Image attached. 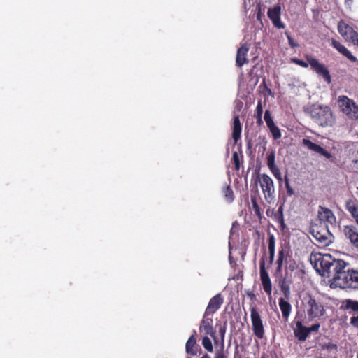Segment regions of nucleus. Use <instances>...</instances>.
<instances>
[{
	"label": "nucleus",
	"mask_w": 358,
	"mask_h": 358,
	"mask_svg": "<svg viewBox=\"0 0 358 358\" xmlns=\"http://www.w3.org/2000/svg\"><path fill=\"white\" fill-rule=\"evenodd\" d=\"M250 317L254 335L259 339L263 338L265 335L263 320L255 307L250 308Z\"/></svg>",
	"instance_id": "nucleus-8"
},
{
	"label": "nucleus",
	"mask_w": 358,
	"mask_h": 358,
	"mask_svg": "<svg viewBox=\"0 0 358 358\" xmlns=\"http://www.w3.org/2000/svg\"><path fill=\"white\" fill-rule=\"evenodd\" d=\"M222 194L225 199L231 203L234 199V192L232 189L229 185H226L222 188Z\"/></svg>",
	"instance_id": "nucleus-29"
},
{
	"label": "nucleus",
	"mask_w": 358,
	"mask_h": 358,
	"mask_svg": "<svg viewBox=\"0 0 358 358\" xmlns=\"http://www.w3.org/2000/svg\"><path fill=\"white\" fill-rule=\"evenodd\" d=\"M345 308L358 313V301L347 299L345 301Z\"/></svg>",
	"instance_id": "nucleus-31"
},
{
	"label": "nucleus",
	"mask_w": 358,
	"mask_h": 358,
	"mask_svg": "<svg viewBox=\"0 0 358 358\" xmlns=\"http://www.w3.org/2000/svg\"><path fill=\"white\" fill-rule=\"evenodd\" d=\"M344 233L348 239L350 240L352 245L358 249V230L354 226H346L344 229Z\"/></svg>",
	"instance_id": "nucleus-21"
},
{
	"label": "nucleus",
	"mask_w": 358,
	"mask_h": 358,
	"mask_svg": "<svg viewBox=\"0 0 358 358\" xmlns=\"http://www.w3.org/2000/svg\"><path fill=\"white\" fill-rule=\"evenodd\" d=\"M285 188L287 190V195L289 196L294 195V191L293 188L290 186L289 180L287 176H285Z\"/></svg>",
	"instance_id": "nucleus-39"
},
{
	"label": "nucleus",
	"mask_w": 358,
	"mask_h": 358,
	"mask_svg": "<svg viewBox=\"0 0 358 358\" xmlns=\"http://www.w3.org/2000/svg\"><path fill=\"white\" fill-rule=\"evenodd\" d=\"M306 300V311L310 320L320 318L325 314L322 303L312 296H308Z\"/></svg>",
	"instance_id": "nucleus-7"
},
{
	"label": "nucleus",
	"mask_w": 358,
	"mask_h": 358,
	"mask_svg": "<svg viewBox=\"0 0 358 358\" xmlns=\"http://www.w3.org/2000/svg\"><path fill=\"white\" fill-rule=\"evenodd\" d=\"M202 345L208 352H212L213 351V347L211 341L208 336H204L203 338Z\"/></svg>",
	"instance_id": "nucleus-35"
},
{
	"label": "nucleus",
	"mask_w": 358,
	"mask_h": 358,
	"mask_svg": "<svg viewBox=\"0 0 358 358\" xmlns=\"http://www.w3.org/2000/svg\"><path fill=\"white\" fill-rule=\"evenodd\" d=\"M281 8L280 6H275L270 8L267 12L268 18L272 21L273 24L278 29L284 28V24L280 20Z\"/></svg>",
	"instance_id": "nucleus-15"
},
{
	"label": "nucleus",
	"mask_w": 358,
	"mask_h": 358,
	"mask_svg": "<svg viewBox=\"0 0 358 358\" xmlns=\"http://www.w3.org/2000/svg\"><path fill=\"white\" fill-rule=\"evenodd\" d=\"M346 210L350 213L351 215L355 218L358 215V207L352 200H348L345 203Z\"/></svg>",
	"instance_id": "nucleus-27"
},
{
	"label": "nucleus",
	"mask_w": 358,
	"mask_h": 358,
	"mask_svg": "<svg viewBox=\"0 0 358 358\" xmlns=\"http://www.w3.org/2000/svg\"><path fill=\"white\" fill-rule=\"evenodd\" d=\"M350 324L355 328L358 329V315L353 316L350 318Z\"/></svg>",
	"instance_id": "nucleus-45"
},
{
	"label": "nucleus",
	"mask_w": 358,
	"mask_h": 358,
	"mask_svg": "<svg viewBox=\"0 0 358 358\" xmlns=\"http://www.w3.org/2000/svg\"><path fill=\"white\" fill-rule=\"evenodd\" d=\"M295 327L293 328L294 336L299 341H304L309 336L308 327H305L302 321L297 320L294 322Z\"/></svg>",
	"instance_id": "nucleus-17"
},
{
	"label": "nucleus",
	"mask_w": 358,
	"mask_h": 358,
	"mask_svg": "<svg viewBox=\"0 0 358 358\" xmlns=\"http://www.w3.org/2000/svg\"><path fill=\"white\" fill-rule=\"evenodd\" d=\"M260 187L267 203H271L275 198L274 182L272 178L267 174H262L257 176Z\"/></svg>",
	"instance_id": "nucleus-6"
},
{
	"label": "nucleus",
	"mask_w": 358,
	"mask_h": 358,
	"mask_svg": "<svg viewBox=\"0 0 358 358\" xmlns=\"http://www.w3.org/2000/svg\"><path fill=\"white\" fill-rule=\"evenodd\" d=\"M350 39L355 45L358 46V33L356 31H352Z\"/></svg>",
	"instance_id": "nucleus-42"
},
{
	"label": "nucleus",
	"mask_w": 358,
	"mask_h": 358,
	"mask_svg": "<svg viewBox=\"0 0 358 358\" xmlns=\"http://www.w3.org/2000/svg\"><path fill=\"white\" fill-rule=\"evenodd\" d=\"M331 45L341 55L348 58L352 62H357V59L355 57L346 47L341 44L339 41L334 38L331 40Z\"/></svg>",
	"instance_id": "nucleus-18"
},
{
	"label": "nucleus",
	"mask_w": 358,
	"mask_h": 358,
	"mask_svg": "<svg viewBox=\"0 0 358 358\" xmlns=\"http://www.w3.org/2000/svg\"><path fill=\"white\" fill-rule=\"evenodd\" d=\"M261 358H266V355H263Z\"/></svg>",
	"instance_id": "nucleus-53"
},
{
	"label": "nucleus",
	"mask_w": 358,
	"mask_h": 358,
	"mask_svg": "<svg viewBox=\"0 0 358 358\" xmlns=\"http://www.w3.org/2000/svg\"><path fill=\"white\" fill-rule=\"evenodd\" d=\"M293 283L292 275L288 271H285L284 275H281L278 280V285L284 297L289 300L291 297V285Z\"/></svg>",
	"instance_id": "nucleus-11"
},
{
	"label": "nucleus",
	"mask_w": 358,
	"mask_h": 358,
	"mask_svg": "<svg viewBox=\"0 0 358 358\" xmlns=\"http://www.w3.org/2000/svg\"><path fill=\"white\" fill-rule=\"evenodd\" d=\"M247 145H248V148H250V146H251L250 141L248 142Z\"/></svg>",
	"instance_id": "nucleus-52"
},
{
	"label": "nucleus",
	"mask_w": 358,
	"mask_h": 358,
	"mask_svg": "<svg viewBox=\"0 0 358 358\" xmlns=\"http://www.w3.org/2000/svg\"><path fill=\"white\" fill-rule=\"evenodd\" d=\"M259 275L262 288L270 299L272 294V282L269 274L266 269L264 257H262L259 261Z\"/></svg>",
	"instance_id": "nucleus-10"
},
{
	"label": "nucleus",
	"mask_w": 358,
	"mask_h": 358,
	"mask_svg": "<svg viewBox=\"0 0 358 358\" xmlns=\"http://www.w3.org/2000/svg\"><path fill=\"white\" fill-rule=\"evenodd\" d=\"M278 301L282 317L285 320H287L292 311V306L285 297H280Z\"/></svg>",
	"instance_id": "nucleus-22"
},
{
	"label": "nucleus",
	"mask_w": 358,
	"mask_h": 358,
	"mask_svg": "<svg viewBox=\"0 0 358 358\" xmlns=\"http://www.w3.org/2000/svg\"><path fill=\"white\" fill-rule=\"evenodd\" d=\"M262 114H263V107H262V101L259 100L256 106L255 113V117L256 118L257 123L259 125H262L263 124Z\"/></svg>",
	"instance_id": "nucleus-28"
},
{
	"label": "nucleus",
	"mask_w": 358,
	"mask_h": 358,
	"mask_svg": "<svg viewBox=\"0 0 358 358\" xmlns=\"http://www.w3.org/2000/svg\"><path fill=\"white\" fill-rule=\"evenodd\" d=\"M306 59L307 62L297 58H294L292 59V62L303 68H308L310 65L311 69L317 75L321 76L324 78V81L329 84L331 83V77L327 67L324 64L320 63L317 59L308 55H306Z\"/></svg>",
	"instance_id": "nucleus-3"
},
{
	"label": "nucleus",
	"mask_w": 358,
	"mask_h": 358,
	"mask_svg": "<svg viewBox=\"0 0 358 358\" xmlns=\"http://www.w3.org/2000/svg\"><path fill=\"white\" fill-rule=\"evenodd\" d=\"M251 203L252 210H254L255 215L261 220L262 218V213L261 210V208L257 203V199L256 195L251 196Z\"/></svg>",
	"instance_id": "nucleus-26"
},
{
	"label": "nucleus",
	"mask_w": 358,
	"mask_h": 358,
	"mask_svg": "<svg viewBox=\"0 0 358 358\" xmlns=\"http://www.w3.org/2000/svg\"><path fill=\"white\" fill-rule=\"evenodd\" d=\"M209 315H206L204 313L203 317L201 322L199 330L201 332L203 331L205 334L211 336H215V331L213 327V319L208 317Z\"/></svg>",
	"instance_id": "nucleus-20"
},
{
	"label": "nucleus",
	"mask_w": 358,
	"mask_h": 358,
	"mask_svg": "<svg viewBox=\"0 0 358 358\" xmlns=\"http://www.w3.org/2000/svg\"><path fill=\"white\" fill-rule=\"evenodd\" d=\"M214 358H227V357L223 353V352H217Z\"/></svg>",
	"instance_id": "nucleus-47"
},
{
	"label": "nucleus",
	"mask_w": 358,
	"mask_h": 358,
	"mask_svg": "<svg viewBox=\"0 0 358 358\" xmlns=\"http://www.w3.org/2000/svg\"><path fill=\"white\" fill-rule=\"evenodd\" d=\"M288 253L286 254L283 248L280 249L278 251V259L276 261L277 267L275 270V272L277 273H281L283 264L286 263L288 259Z\"/></svg>",
	"instance_id": "nucleus-24"
},
{
	"label": "nucleus",
	"mask_w": 358,
	"mask_h": 358,
	"mask_svg": "<svg viewBox=\"0 0 358 358\" xmlns=\"http://www.w3.org/2000/svg\"><path fill=\"white\" fill-rule=\"evenodd\" d=\"M340 106L342 111L350 118L358 120V105L346 96H341L338 98Z\"/></svg>",
	"instance_id": "nucleus-9"
},
{
	"label": "nucleus",
	"mask_w": 358,
	"mask_h": 358,
	"mask_svg": "<svg viewBox=\"0 0 358 358\" xmlns=\"http://www.w3.org/2000/svg\"><path fill=\"white\" fill-rule=\"evenodd\" d=\"M225 331H226V327H221L219 329V334H220V336L221 337V340L222 341H224V338Z\"/></svg>",
	"instance_id": "nucleus-46"
},
{
	"label": "nucleus",
	"mask_w": 358,
	"mask_h": 358,
	"mask_svg": "<svg viewBox=\"0 0 358 358\" xmlns=\"http://www.w3.org/2000/svg\"><path fill=\"white\" fill-rule=\"evenodd\" d=\"M357 358H358V353H357Z\"/></svg>",
	"instance_id": "nucleus-54"
},
{
	"label": "nucleus",
	"mask_w": 358,
	"mask_h": 358,
	"mask_svg": "<svg viewBox=\"0 0 358 358\" xmlns=\"http://www.w3.org/2000/svg\"><path fill=\"white\" fill-rule=\"evenodd\" d=\"M270 132L274 140H278L281 138V132L280 129L275 124L272 127H268Z\"/></svg>",
	"instance_id": "nucleus-34"
},
{
	"label": "nucleus",
	"mask_w": 358,
	"mask_h": 358,
	"mask_svg": "<svg viewBox=\"0 0 358 358\" xmlns=\"http://www.w3.org/2000/svg\"><path fill=\"white\" fill-rule=\"evenodd\" d=\"M317 222H323L324 223L334 224L336 223V217L333 212L325 207H322V206H319L318 213H317Z\"/></svg>",
	"instance_id": "nucleus-13"
},
{
	"label": "nucleus",
	"mask_w": 358,
	"mask_h": 358,
	"mask_svg": "<svg viewBox=\"0 0 358 358\" xmlns=\"http://www.w3.org/2000/svg\"><path fill=\"white\" fill-rule=\"evenodd\" d=\"M296 268V262L293 259H292V257L289 255H288V259L285 263V271H287V270L293 271Z\"/></svg>",
	"instance_id": "nucleus-33"
},
{
	"label": "nucleus",
	"mask_w": 358,
	"mask_h": 358,
	"mask_svg": "<svg viewBox=\"0 0 358 358\" xmlns=\"http://www.w3.org/2000/svg\"><path fill=\"white\" fill-rule=\"evenodd\" d=\"M275 156L274 152H272L271 153L268 155V156L266 157V161H267V166L269 169H272L273 167L276 166V165L275 164Z\"/></svg>",
	"instance_id": "nucleus-37"
},
{
	"label": "nucleus",
	"mask_w": 358,
	"mask_h": 358,
	"mask_svg": "<svg viewBox=\"0 0 358 358\" xmlns=\"http://www.w3.org/2000/svg\"><path fill=\"white\" fill-rule=\"evenodd\" d=\"M241 131H242V127H241L239 116L236 115L234 117L233 131H232V138H233L235 143H236L238 142V141L241 138Z\"/></svg>",
	"instance_id": "nucleus-23"
},
{
	"label": "nucleus",
	"mask_w": 358,
	"mask_h": 358,
	"mask_svg": "<svg viewBox=\"0 0 358 358\" xmlns=\"http://www.w3.org/2000/svg\"><path fill=\"white\" fill-rule=\"evenodd\" d=\"M196 332L194 330L193 334L188 338L187 341L185 344V352L188 355L192 357L199 356L202 352V349L196 343Z\"/></svg>",
	"instance_id": "nucleus-12"
},
{
	"label": "nucleus",
	"mask_w": 358,
	"mask_h": 358,
	"mask_svg": "<svg viewBox=\"0 0 358 358\" xmlns=\"http://www.w3.org/2000/svg\"><path fill=\"white\" fill-rule=\"evenodd\" d=\"M310 233L317 242L319 247L323 248L329 245L334 239L327 224L323 222H317L311 224Z\"/></svg>",
	"instance_id": "nucleus-2"
},
{
	"label": "nucleus",
	"mask_w": 358,
	"mask_h": 358,
	"mask_svg": "<svg viewBox=\"0 0 358 358\" xmlns=\"http://www.w3.org/2000/svg\"><path fill=\"white\" fill-rule=\"evenodd\" d=\"M309 113L313 120L321 127L331 126L334 122L332 112L328 106H313Z\"/></svg>",
	"instance_id": "nucleus-5"
},
{
	"label": "nucleus",
	"mask_w": 358,
	"mask_h": 358,
	"mask_svg": "<svg viewBox=\"0 0 358 358\" xmlns=\"http://www.w3.org/2000/svg\"><path fill=\"white\" fill-rule=\"evenodd\" d=\"M338 31L343 38H348L355 30L348 24L341 21L338 24Z\"/></svg>",
	"instance_id": "nucleus-25"
},
{
	"label": "nucleus",
	"mask_w": 358,
	"mask_h": 358,
	"mask_svg": "<svg viewBox=\"0 0 358 358\" xmlns=\"http://www.w3.org/2000/svg\"><path fill=\"white\" fill-rule=\"evenodd\" d=\"M260 17H261V14H260V13H257V19H259H259H260Z\"/></svg>",
	"instance_id": "nucleus-50"
},
{
	"label": "nucleus",
	"mask_w": 358,
	"mask_h": 358,
	"mask_svg": "<svg viewBox=\"0 0 358 358\" xmlns=\"http://www.w3.org/2000/svg\"><path fill=\"white\" fill-rule=\"evenodd\" d=\"M334 284L342 289H358V271L343 268L334 278Z\"/></svg>",
	"instance_id": "nucleus-4"
},
{
	"label": "nucleus",
	"mask_w": 358,
	"mask_h": 358,
	"mask_svg": "<svg viewBox=\"0 0 358 358\" xmlns=\"http://www.w3.org/2000/svg\"><path fill=\"white\" fill-rule=\"evenodd\" d=\"M264 120L266 123V125L268 127H272L273 125H275V123L273 120V118L271 117V112L268 110H266L265 111V113H264Z\"/></svg>",
	"instance_id": "nucleus-36"
},
{
	"label": "nucleus",
	"mask_w": 358,
	"mask_h": 358,
	"mask_svg": "<svg viewBox=\"0 0 358 358\" xmlns=\"http://www.w3.org/2000/svg\"><path fill=\"white\" fill-rule=\"evenodd\" d=\"M302 145L308 150L315 152V153H318L325 157L327 159H331L332 157V155L329 152L324 149L320 145L313 143L308 138H303L302 140Z\"/></svg>",
	"instance_id": "nucleus-14"
},
{
	"label": "nucleus",
	"mask_w": 358,
	"mask_h": 358,
	"mask_svg": "<svg viewBox=\"0 0 358 358\" xmlns=\"http://www.w3.org/2000/svg\"><path fill=\"white\" fill-rule=\"evenodd\" d=\"M357 190H358V187H357Z\"/></svg>",
	"instance_id": "nucleus-55"
},
{
	"label": "nucleus",
	"mask_w": 358,
	"mask_h": 358,
	"mask_svg": "<svg viewBox=\"0 0 358 358\" xmlns=\"http://www.w3.org/2000/svg\"><path fill=\"white\" fill-rule=\"evenodd\" d=\"M314 261V267L322 276L334 278L339 274L341 271L345 268L347 264L342 259H336L331 255L317 254L311 257L312 263Z\"/></svg>",
	"instance_id": "nucleus-1"
},
{
	"label": "nucleus",
	"mask_w": 358,
	"mask_h": 358,
	"mask_svg": "<svg viewBox=\"0 0 358 358\" xmlns=\"http://www.w3.org/2000/svg\"><path fill=\"white\" fill-rule=\"evenodd\" d=\"M287 39H288V42H289V45L292 47V48H296V47H298L299 46V44L297 43H296L294 39L292 38L291 36L287 34Z\"/></svg>",
	"instance_id": "nucleus-44"
},
{
	"label": "nucleus",
	"mask_w": 358,
	"mask_h": 358,
	"mask_svg": "<svg viewBox=\"0 0 358 358\" xmlns=\"http://www.w3.org/2000/svg\"><path fill=\"white\" fill-rule=\"evenodd\" d=\"M282 206H280V208H278V213L275 215V217L276 218V220L278 221V222H283V215H282Z\"/></svg>",
	"instance_id": "nucleus-41"
},
{
	"label": "nucleus",
	"mask_w": 358,
	"mask_h": 358,
	"mask_svg": "<svg viewBox=\"0 0 358 358\" xmlns=\"http://www.w3.org/2000/svg\"><path fill=\"white\" fill-rule=\"evenodd\" d=\"M242 159H243L242 155H241V156H239V154L236 151L233 152L232 161H233V164H234V168L236 171H238L241 168V162L242 161Z\"/></svg>",
	"instance_id": "nucleus-32"
},
{
	"label": "nucleus",
	"mask_w": 358,
	"mask_h": 358,
	"mask_svg": "<svg viewBox=\"0 0 358 358\" xmlns=\"http://www.w3.org/2000/svg\"><path fill=\"white\" fill-rule=\"evenodd\" d=\"M234 358H241V356L238 354V352H236L234 355Z\"/></svg>",
	"instance_id": "nucleus-49"
},
{
	"label": "nucleus",
	"mask_w": 358,
	"mask_h": 358,
	"mask_svg": "<svg viewBox=\"0 0 358 358\" xmlns=\"http://www.w3.org/2000/svg\"><path fill=\"white\" fill-rule=\"evenodd\" d=\"M355 220L357 224H358V215H357V217H355Z\"/></svg>",
	"instance_id": "nucleus-51"
},
{
	"label": "nucleus",
	"mask_w": 358,
	"mask_h": 358,
	"mask_svg": "<svg viewBox=\"0 0 358 358\" xmlns=\"http://www.w3.org/2000/svg\"><path fill=\"white\" fill-rule=\"evenodd\" d=\"M322 348L328 350H337L338 347L337 345L329 342L323 345Z\"/></svg>",
	"instance_id": "nucleus-40"
},
{
	"label": "nucleus",
	"mask_w": 358,
	"mask_h": 358,
	"mask_svg": "<svg viewBox=\"0 0 358 358\" xmlns=\"http://www.w3.org/2000/svg\"><path fill=\"white\" fill-rule=\"evenodd\" d=\"M249 51V46L247 43L243 44L237 50L236 57V64L238 67L249 62L247 55Z\"/></svg>",
	"instance_id": "nucleus-19"
},
{
	"label": "nucleus",
	"mask_w": 358,
	"mask_h": 358,
	"mask_svg": "<svg viewBox=\"0 0 358 358\" xmlns=\"http://www.w3.org/2000/svg\"><path fill=\"white\" fill-rule=\"evenodd\" d=\"M320 327V323L314 324L311 327H308V330L309 331V334L311 332H317L319 331Z\"/></svg>",
	"instance_id": "nucleus-43"
},
{
	"label": "nucleus",
	"mask_w": 358,
	"mask_h": 358,
	"mask_svg": "<svg viewBox=\"0 0 358 358\" xmlns=\"http://www.w3.org/2000/svg\"><path fill=\"white\" fill-rule=\"evenodd\" d=\"M224 299L221 294H217L210 299L205 310L206 315L215 313L223 303Z\"/></svg>",
	"instance_id": "nucleus-16"
},
{
	"label": "nucleus",
	"mask_w": 358,
	"mask_h": 358,
	"mask_svg": "<svg viewBox=\"0 0 358 358\" xmlns=\"http://www.w3.org/2000/svg\"><path fill=\"white\" fill-rule=\"evenodd\" d=\"M275 254H269V264H272L274 260Z\"/></svg>",
	"instance_id": "nucleus-48"
},
{
	"label": "nucleus",
	"mask_w": 358,
	"mask_h": 358,
	"mask_svg": "<svg viewBox=\"0 0 358 358\" xmlns=\"http://www.w3.org/2000/svg\"><path fill=\"white\" fill-rule=\"evenodd\" d=\"M268 254H275V238L273 234H268Z\"/></svg>",
	"instance_id": "nucleus-30"
},
{
	"label": "nucleus",
	"mask_w": 358,
	"mask_h": 358,
	"mask_svg": "<svg viewBox=\"0 0 358 358\" xmlns=\"http://www.w3.org/2000/svg\"><path fill=\"white\" fill-rule=\"evenodd\" d=\"M271 173L273 174L275 178L280 182L282 181V174L278 167L274 166L272 169H269Z\"/></svg>",
	"instance_id": "nucleus-38"
}]
</instances>
